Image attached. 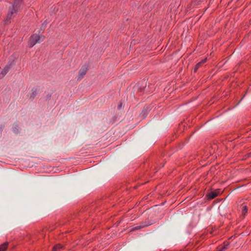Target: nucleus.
Segmentation results:
<instances>
[{"label":"nucleus","instance_id":"1","mask_svg":"<svg viewBox=\"0 0 251 251\" xmlns=\"http://www.w3.org/2000/svg\"><path fill=\"white\" fill-rule=\"evenodd\" d=\"M22 0H15L12 7L9 9L6 18L4 19L5 24H8L14 15L16 14L18 10L20 8Z\"/></svg>","mask_w":251,"mask_h":251},{"label":"nucleus","instance_id":"7","mask_svg":"<svg viewBox=\"0 0 251 251\" xmlns=\"http://www.w3.org/2000/svg\"><path fill=\"white\" fill-rule=\"evenodd\" d=\"M37 92H38V91H37V89L36 88H33L31 90V94L30 95V99L32 100L34 99V98L35 97V96L37 95Z\"/></svg>","mask_w":251,"mask_h":251},{"label":"nucleus","instance_id":"14","mask_svg":"<svg viewBox=\"0 0 251 251\" xmlns=\"http://www.w3.org/2000/svg\"><path fill=\"white\" fill-rule=\"evenodd\" d=\"M4 127V126L3 125L0 126V132H1L3 130Z\"/></svg>","mask_w":251,"mask_h":251},{"label":"nucleus","instance_id":"12","mask_svg":"<svg viewBox=\"0 0 251 251\" xmlns=\"http://www.w3.org/2000/svg\"><path fill=\"white\" fill-rule=\"evenodd\" d=\"M242 211H243V214H245L246 213H247L248 212L247 207L246 206H244L243 207Z\"/></svg>","mask_w":251,"mask_h":251},{"label":"nucleus","instance_id":"16","mask_svg":"<svg viewBox=\"0 0 251 251\" xmlns=\"http://www.w3.org/2000/svg\"><path fill=\"white\" fill-rule=\"evenodd\" d=\"M122 103H120V104H119L118 105V108L119 109H120L121 107H122Z\"/></svg>","mask_w":251,"mask_h":251},{"label":"nucleus","instance_id":"10","mask_svg":"<svg viewBox=\"0 0 251 251\" xmlns=\"http://www.w3.org/2000/svg\"><path fill=\"white\" fill-rule=\"evenodd\" d=\"M201 66V62L198 63L195 68H194V72H196L200 68V67Z\"/></svg>","mask_w":251,"mask_h":251},{"label":"nucleus","instance_id":"5","mask_svg":"<svg viewBox=\"0 0 251 251\" xmlns=\"http://www.w3.org/2000/svg\"><path fill=\"white\" fill-rule=\"evenodd\" d=\"M10 68V65L6 66L0 73V79L2 78L4 75L8 73Z\"/></svg>","mask_w":251,"mask_h":251},{"label":"nucleus","instance_id":"2","mask_svg":"<svg viewBox=\"0 0 251 251\" xmlns=\"http://www.w3.org/2000/svg\"><path fill=\"white\" fill-rule=\"evenodd\" d=\"M44 37L42 35L34 34L32 35L30 38L28 44L29 48H32L36 43L41 42L44 40Z\"/></svg>","mask_w":251,"mask_h":251},{"label":"nucleus","instance_id":"11","mask_svg":"<svg viewBox=\"0 0 251 251\" xmlns=\"http://www.w3.org/2000/svg\"><path fill=\"white\" fill-rule=\"evenodd\" d=\"M228 246H229L228 244L224 245V246H222V247L221 249L220 250V251H223L225 250L228 249Z\"/></svg>","mask_w":251,"mask_h":251},{"label":"nucleus","instance_id":"4","mask_svg":"<svg viewBox=\"0 0 251 251\" xmlns=\"http://www.w3.org/2000/svg\"><path fill=\"white\" fill-rule=\"evenodd\" d=\"M87 67L83 66L79 72L78 79H81L86 74Z\"/></svg>","mask_w":251,"mask_h":251},{"label":"nucleus","instance_id":"6","mask_svg":"<svg viewBox=\"0 0 251 251\" xmlns=\"http://www.w3.org/2000/svg\"><path fill=\"white\" fill-rule=\"evenodd\" d=\"M219 194V192L211 191L207 195V197L209 200H212L218 196Z\"/></svg>","mask_w":251,"mask_h":251},{"label":"nucleus","instance_id":"9","mask_svg":"<svg viewBox=\"0 0 251 251\" xmlns=\"http://www.w3.org/2000/svg\"><path fill=\"white\" fill-rule=\"evenodd\" d=\"M63 248V246L60 244H57L54 246L52 249V251H59L60 250Z\"/></svg>","mask_w":251,"mask_h":251},{"label":"nucleus","instance_id":"8","mask_svg":"<svg viewBox=\"0 0 251 251\" xmlns=\"http://www.w3.org/2000/svg\"><path fill=\"white\" fill-rule=\"evenodd\" d=\"M8 247V243H4L0 245V251H5Z\"/></svg>","mask_w":251,"mask_h":251},{"label":"nucleus","instance_id":"15","mask_svg":"<svg viewBox=\"0 0 251 251\" xmlns=\"http://www.w3.org/2000/svg\"><path fill=\"white\" fill-rule=\"evenodd\" d=\"M206 58H205V59L202 60L200 62H201V65H202L203 63H205L206 62Z\"/></svg>","mask_w":251,"mask_h":251},{"label":"nucleus","instance_id":"3","mask_svg":"<svg viewBox=\"0 0 251 251\" xmlns=\"http://www.w3.org/2000/svg\"><path fill=\"white\" fill-rule=\"evenodd\" d=\"M151 225V223H150L149 222H144L141 223L134 226L131 229V231H134L135 230H139L142 228L147 227Z\"/></svg>","mask_w":251,"mask_h":251},{"label":"nucleus","instance_id":"13","mask_svg":"<svg viewBox=\"0 0 251 251\" xmlns=\"http://www.w3.org/2000/svg\"><path fill=\"white\" fill-rule=\"evenodd\" d=\"M18 130H19V127L18 126H16L14 128H13V131L15 133L17 132L18 131Z\"/></svg>","mask_w":251,"mask_h":251}]
</instances>
